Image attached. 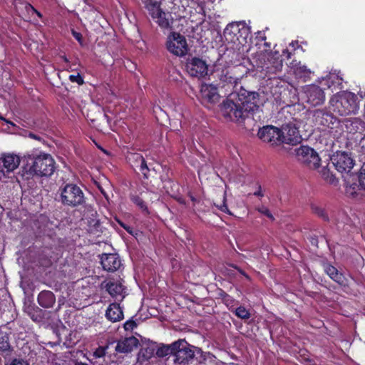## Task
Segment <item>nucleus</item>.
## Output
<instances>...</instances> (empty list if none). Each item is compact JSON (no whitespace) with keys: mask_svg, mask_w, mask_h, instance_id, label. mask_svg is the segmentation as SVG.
Segmentation results:
<instances>
[{"mask_svg":"<svg viewBox=\"0 0 365 365\" xmlns=\"http://www.w3.org/2000/svg\"><path fill=\"white\" fill-rule=\"evenodd\" d=\"M327 274L335 282L342 284L344 281V277L342 274L339 273L338 270L331 265H328L325 268Z\"/></svg>","mask_w":365,"mask_h":365,"instance_id":"a878e982","label":"nucleus"},{"mask_svg":"<svg viewBox=\"0 0 365 365\" xmlns=\"http://www.w3.org/2000/svg\"><path fill=\"white\" fill-rule=\"evenodd\" d=\"M333 110L340 115L356 113L359 109L356 96L349 91H342L335 95L330 101Z\"/></svg>","mask_w":365,"mask_h":365,"instance_id":"7ed1b4c3","label":"nucleus"},{"mask_svg":"<svg viewBox=\"0 0 365 365\" xmlns=\"http://www.w3.org/2000/svg\"><path fill=\"white\" fill-rule=\"evenodd\" d=\"M61 201L64 205L77 207L85 202L84 193L78 185L68 183L61 189Z\"/></svg>","mask_w":365,"mask_h":365,"instance_id":"423d86ee","label":"nucleus"},{"mask_svg":"<svg viewBox=\"0 0 365 365\" xmlns=\"http://www.w3.org/2000/svg\"><path fill=\"white\" fill-rule=\"evenodd\" d=\"M257 135L262 141L270 143L272 145L283 143L280 129L273 125H267L259 128Z\"/></svg>","mask_w":365,"mask_h":365,"instance_id":"f8f14e48","label":"nucleus"},{"mask_svg":"<svg viewBox=\"0 0 365 365\" xmlns=\"http://www.w3.org/2000/svg\"><path fill=\"white\" fill-rule=\"evenodd\" d=\"M356 187L357 186L355 185H346V193L347 195L351 197H355L356 195Z\"/></svg>","mask_w":365,"mask_h":365,"instance_id":"4c0bfd02","label":"nucleus"},{"mask_svg":"<svg viewBox=\"0 0 365 365\" xmlns=\"http://www.w3.org/2000/svg\"><path fill=\"white\" fill-rule=\"evenodd\" d=\"M307 102L312 106H320L325 101L324 91L314 84L307 85L303 88Z\"/></svg>","mask_w":365,"mask_h":365,"instance_id":"ddd939ff","label":"nucleus"},{"mask_svg":"<svg viewBox=\"0 0 365 365\" xmlns=\"http://www.w3.org/2000/svg\"><path fill=\"white\" fill-rule=\"evenodd\" d=\"M295 43H297V42H294V41H292V42L290 43V45H292V46H294Z\"/></svg>","mask_w":365,"mask_h":365,"instance_id":"4d7b16f0","label":"nucleus"},{"mask_svg":"<svg viewBox=\"0 0 365 365\" xmlns=\"http://www.w3.org/2000/svg\"><path fill=\"white\" fill-rule=\"evenodd\" d=\"M119 223H120V226L123 227L125 230H126L129 233H132L130 227L126 226L125 225H124L122 222H119Z\"/></svg>","mask_w":365,"mask_h":365,"instance_id":"8fccbe9b","label":"nucleus"},{"mask_svg":"<svg viewBox=\"0 0 365 365\" xmlns=\"http://www.w3.org/2000/svg\"><path fill=\"white\" fill-rule=\"evenodd\" d=\"M359 185L365 190V169H363L359 177Z\"/></svg>","mask_w":365,"mask_h":365,"instance_id":"a19ab883","label":"nucleus"},{"mask_svg":"<svg viewBox=\"0 0 365 365\" xmlns=\"http://www.w3.org/2000/svg\"><path fill=\"white\" fill-rule=\"evenodd\" d=\"M166 48L177 56H183L188 51V46L184 36L177 32H173L167 37Z\"/></svg>","mask_w":365,"mask_h":365,"instance_id":"0eeeda50","label":"nucleus"},{"mask_svg":"<svg viewBox=\"0 0 365 365\" xmlns=\"http://www.w3.org/2000/svg\"><path fill=\"white\" fill-rule=\"evenodd\" d=\"M287 53V57H289L290 56V53L288 52V51H284V53Z\"/></svg>","mask_w":365,"mask_h":365,"instance_id":"5fc2aeb1","label":"nucleus"},{"mask_svg":"<svg viewBox=\"0 0 365 365\" xmlns=\"http://www.w3.org/2000/svg\"><path fill=\"white\" fill-rule=\"evenodd\" d=\"M311 209L312 212L317 215L318 217H321L324 221H329L328 214L324 207L317 204H312L311 205Z\"/></svg>","mask_w":365,"mask_h":365,"instance_id":"cd10ccee","label":"nucleus"},{"mask_svg":"<svg viewBox=\"0 0 365 365\" xmlns=\"http://www.w3.org/2000/svg\"><path fill=\"white\" fill-rule=\"evenodd\" d=\"M240 31H242L245 34H248L249 28L246 27L245 23L233 22L226 26L224 31V35L227 40L233 41V38L236 36L237 33H239Z\"/></svg>","mask_w":365,"mask_h":365,"instance_id":"aec40b11","label":"nucleus"},{"mask_svg":"<svg viewBox=\"0 0 365 365\" xmlns=\"http://www.w3.org/2000/svg\"><path fill=\"white\" fill-rule=\"evenodd\" d=\"M29 137L31 138H34V139H36V140H39L40 139L39 137L36 136L34 133H29Z\"/></svg>","mask_w":365,"mask_h":365,"instance_id":"3c124183","label":"nucleus"},{"mask_svg":"<svg viewBox=\"0 0 365 365\" xmlns=\"http://www.w3.org/2000/svg\"><path fill=\"white\" fill-rule=\"evenodd\" d=\"M101 193H103V195L106 197V193H105V192H104V191H103V190H101Z\"/></svg>","mask_w":365,"mask_h":365,"instance_id":"052dcab7","label":"nucleus"},{"mask_svg":"<svg viewBox=\"0 0 365 365\" xmlns=\"http://www.w3.org/2000/svg\"><path fill=\"white\" fill-rule=\"evenodd\" d=\"M358 95L361 98H365V86L359 90V91L358 92Z\"/></svg>","mask_w":365,"mask_h":365,"instance_id":"de8ad7c7","label":"nucleus"},{"mask_svg":"<svg viewBox=\"0 0 365 365\" xmlns=\"http://www.w3.org/2000/svg\"><path fill=\"white\" fill-rule=\"evenodd\" d=\"M297 160L311 169H317L319 167L320 158L317 152L308 147L300 146L295 150Z\"/></svg>","mask_w":365,"mask_h":365,"instance_id":"1a4fd4ad","label":"nucleus"},{"mask_svg":"<svg viewBox=\"0 0 365 365\" xmlns=\"http://www.w3.org/2000/svg\"><path fill=\"white\" fill-rule=\"evenodd\" d=\"M7 123H11V125H14L13 123H11V122H9V121H7Z\"/></svg>","mask_w":365,"mask_h":365,"instance_id":"680f3d73","label":"nucleus"},{"mask_svg":"<svg viewBox=\"0 0 365 365\" xmlns=\"http://www.w3.org/2000/svg\"><path fill=\"white\" fill-rule=\"evenodd\" d=\"M197 6L199 8V10L197 11V12L204 14L205 13V10H204L205 2L203 1L198 2Z\"/></svg>","mask_w":365,"mask_h":365,"instance_id":"c03bdc74","label":"nucleus"},{"mask_svg":"<svg viewBox=\"0 0 365 365\" xmlns=\"http://www.w3.org/2000/svg\"><path fill=\"white\" fill-rule=\"evenodd\" d=\"M106 290L113 297H124L125 288L119 282H109L106 286Z\"/></svg>","mask_w":365,"mask_h":365,"instance_id":"393cba45","label":"nucleus"},{"mask_svg":"<svg viewBox=\"0 0 365 365\" xmlns=\"http://www.w3.org/2000/svg\"><path fill=\"white\" fill-rule=\"evenodd\" d=\"M131 200L133 203H135L137 206H138L142 210H146L147 206L143 201V200L138 195L131 196Z\"/></svg>","mask_w":365,"mask_h":365,"instance_id":"2f4dec72","label":"nucleus"},{"mask_svg":"<svg viewBox=\"0 0 365 365\" xmlns=\"http://www.w3.org/2000/svg\"><path fill=\"white\" fill-rule=\"evenodd\" d=\"M322 114H323V113L320 110H317L315 111V115H317V116H319V115H322Z\"/></svg>","mask_w":365,"mask_h":365,"instance_id":"603ef678","label":"nucleus"},{"mask_svg":"<svg viewBox=\"0 0 365 365\" xmlns=\"http://www.w3.org/2000/svg\"><path fill=\"white\" fill-rule=\"evenodd\" d=\"M106 317L108 320L113 322L123 319V312L119 304H110L106 310Z\"/></svg>","mask_w":365,"mask_h":365,"instance_id":"4be33fe9","label":"nucleus"},{"mask_svg":"<svg viewBox=\"0 0 365 365\" xmlns=\"http://www.w3.org/2000/svg\"><path fill=\"white\" fill-rule=\"evenodd\" d=\"M156 354L160 357H163L168 354H171L169 345L163 346L158 349Z\"/></svg>","mask_w":365,"mask_h":365,"instance_id":"f704fd0d","label":"nucleus"},{"mask_svg":"<svg viewBox=\"0 0 365 365\" xmlns=\"http://www.w3.org/2000/svg\"><path fill=\"white\" fill-rule=\"evenodd\" d=\"M235 94L239 101L242 103V106L249 116L259 110L260 101L259 94L257 92L242 88Z\"/></svg>","mask_w":365,"mask_h":365,"instance_id":"6e6552de","label":"nucleus"},{"mask_svg":"<svg viewBox=\"0 0 365 365\" xmlns=\"http://www.w3.org/2000/svg\"><path fill=\"white\" fill-rule=\"evenodd\" d=\"M108 349V346L106 347L99 346L93 353V356L96 358H101L103 357L106 354V350Z\"/></svg>","mask_w":365,"mask_h":365,"instance_id":"e433bc0d","label":"nucleus"},{"mask_svg":"<svg viewBox=\"0 0 365 365\" xmlns=\"http://www.w3.org/2000/svg\"><path fill=\"white\" fill-rule=\"evenodd\" d=\"M84 1H86V0H83Z\"/></svg>","mask_w":365,"mask_h":365,"instance_id":"e2e57ef3","label":"nucleus"},{"mask_svg":"<svg viewBox=\"0 0 365 365\" xmlns=\"http://www.w3.org/2000/svg\"><path fill=\"white\" fill-rule=\"evenodd\" d=\"M72 34L73 36V37L78 41V42H81V39H82V35L77 32V31H72Z\"/></svg>","mask_w":365,"mask_h":365,"instance_id":"37998d69","label":"nucleus"},{"mask_svg":"<svg viewBox=\"0 0 365 365\" xmlns=\"http://www.w3.org/2000/svg\"><path fill=\"white\" fill-rule=\"evenodd\" d=\"M212 365H226V364L223 361L218 360L215 357Z\"/></svg>","mask_w":365,"mask_h":365,"instance_id":"49530a36","label":"nucleus"},{"mask_svg":"<svg viewBox=\"0 0 365 365\" xmlns=\"http://www.w3.org/2000/svg\"><path fill=\"white\" fill-rule=\"evenodd\" d=\"M256 209L259 212L267 216L268 218L271 219L272 220H274L273 215H272L269 210L267 207L262 205V206L257 207Z\"/></svg>","mask_w":365,"mask_h":365,"instance_id":"72a5a7b5","label":"nucleus"},{"mask_svg":"<svg viewBox=\"0 0 365 365\" xmlns=\"http://www.w3.org/2000/svg\"><path fill=\"white\" fill-rule=\"evenodd\" d=\"M68 78L71 82L77 83L78 85H82L84 83L82 76L78 73L70 75Z\"/></svg>","mask_w":365,"mask_h":365,"instance_id":"c9c22d12","label":"nucleus"},{"mask_svg":"<svg viewBox=\"0 0 365 365\" xmlns=\"http://www.w3.org/2000/svg\"><path fill=\"white\" fill-rule=\"evenodd\" d=\"M74 365H88V364L86 363H83V362H76Z\"/></svg>","mask_w":365,"mask_h":365,"instance_id":"864d4df0","label":"nucleus"},{"mask_svg":"<svg viewBox=\"0 0 365 365\" xmlns=\"http://www.w3.org/2000/svg\"><path fill=\"white\" fill-rule=\"evenodd\" d=\"M194 356V351L187 344V347H184L182 350H180L176 353V357L174 358V362L175 364H182L192 359Z\"/></svg>","mask_w":365,"mask_h":365,"instance_id":"b1692460","label":"nucleus"},{"mask_svg":"<svg viewBox=\"0 0 365 365\" xmlns=\"http://www.w3.org/2000/svg\"><path fill=\"white\" fill-rule=\"evenodd\" d=\"M282 143L296 145L301 142V136L299 134L297 128L292 123L284 125L280 129Z\"/></svg>","mask_w":365,"mask_h":365,"instance_id":"dca6fc26","label":"nucleus"},{"mask_svg":"<svg viewBox=\"0 0 365 365\" xmlns=\"http://www.w3.org/2000/svg\"><path fill=\"white\" fill-rule=\"evenodd\" d=\"M149 15L162 29H170L173 24V19L170 14L164 12L160 4L155 6H150L147 10Z\"/></svg>","mask_w":365,"mask_h":365,"instance_id":"9b49d317","label":"nucleus"},{"mask_svg":"<svg viewBox=\"0 0 365 365\" xmlns=\"http://www.w3.org/2000/svg\"><path fill=\"white\" fill-rule=\"evenodd\" d=\"M62 58H63V61H66V62H67V61H68V59H67V58H66V57L63 56Z\"/></svg>","mask_w":365,"mask_h":365,"instance_id":"6e6d98bb","label":"nucleus"},{"mask_svg":"<svg viewBox=\"0 0 365 365\" xmlns=\"http://www.w3.org/2000/svg\"><path fill=\"white\" fill-rule=\"evenodd\" d=\"M200 95L203 103H216L220 99L217 87L212 84L202 85Z\"/></svg>","mask_w":365,"mask_h":365,"instance_id":"f3484780","label":"nucleus"},{"mask_svg":"<svg viewBox=\"0 0 365 365\" xmlns=\"http://www.w3.org/2000/svg\"><path fill=\"white\" fill-rule=\"evenodd\" d=\"M291 68L293 70L295 76L298 78H302L304 81L309 79L312 73L311 69L308 68L306 65L302 64L300 61H293L291 63Z\"/></svg>","mask_w":365,"mask_h":365,"instance_id":"412c9836","label":"nucleus"},{"mask_svg":"<svg viewBox=\"0 0 365 365\" xmlns=\"http://www.w3.org/2000/svg\"><path fill=\"white\" fill-rule=\"evenodd\" d=\"M333 165L340 172H349L354 166V160L351 156L345 152L338 153L331 158Z\"/></svg>","mask_w":365,"mask_h":365,"instance_id":"2eb2a0df","label":"nucleus"},{"mask_svg":"<svg viewBox=\"0 0 365 365\" xmlns=\"http://www.w3.org/2000/svg\"><path fill=\"white\" fill-rule=\"evenodd\" d=\"M324 178L325 179H328L329 178V170H327L325 168H324L322 169V170L321 171Z\"/></svg>","mask_w":365,"mask_h":365,"instance_id":"a18cd8bd","label":"nucleus"},{"mask_svg":"<svg viewBox=\"0 0 365 365\" xmlns=\"http://www.w3.org/2000/svg\"><path fill=\"white\" fill-rule=\"evenodd\" d=\"M56 302L53 293L51 291H42L38 296V302L44 308L52 307Z\"/></svg>","mask_w":365,"mask_h":365,"instance_id":"5701e85b","label":"nucleus"},{"mask_svg":"<svg viewBox=\"0 0 365 365\" xmlns=\"http://www.w3.org/2000/svg\"><path fill=\"white\" fill-rule=\"evenodd\" d=\"M101 264L104 270L113 272L121 266V261L117 254H103L101 257Z\"/></svg>","mask_w":365,"mask_h":365,"instance_id":"a211bd4d","label":"nucleus"},{"mask_svg":"<svg viewBox=\"0 0 365 365\" xmlns=\"http://www.w3.org/2000/svg\"><path fill=\"white\" fill-rule=\"evenodd\" d=\"M225 77L226 78L225 81L228 83L233 85L234 86H236L241 79V78L239 76H232L230 75V73H227Z\"/></svg>","mask_w":365,"mask_h":365,"instance_id":"473e14b6","label":"nucleus"},{"mask_svg":"<svg viewBox=\"0 0 365 365\" xmlns=\"http://www.w3.org/2000/svg\"><path fill=\"white\" fill-rule=\"evenodd\" d=\"M253 61L257 69L269 78L280 72L283 67L282 59L277 53L260 52L256 54Z\"/></svg>","mask_w":365,"mask_h":365,"instance_id":"f257e3e1","label":"nucleus"},{"mask_svg":"<svg viewBox=\"0 0 365 365\" xmlns=\"http://www.w3.org/2000/svg\"><path fill=\"white\" fill-rule=\"evenodd\" d=\"M258 188H259V189H258V190H257V191H256V192H254V195H255V196H260V197H262V196H263V193H262V190H261V186H260L259 185H258Z\"/></svg>","mask_w":365,"mask_h":365,"instance_id":"09e8293b","label":"nucleus"},{"mask_svg":"<svg viewBox=\"0 0 365 365\" xmlns=\"http://www.w3.org/2000/svg\"><path fill=\"white\" fill-rule=\"evenodd\" d=\"M242 103L240 102L236 94L232 93L221 105V113L224 118L234 122H241L248 118Z\"/></svg>","mask_w":365,"mask_h":365,"instance_id":"20e7f679","label":"nucleus"},{"mask_svg":"<svg viewBox=\"0 0 365 365\" xmlns=\"http://www.w3.org/2000/svg\"><path fill=\"white\" fill-rule=\"evenodd\" d=\"M35 12L37 14V15H38V16H41V14H40L39 12H38L36 10H35Z\"/></svg>","mask_w":365,"mask_h":365,"instance_id":"13d9d810","label":"nucleus"},{"mask_svg":"<svg viewBox=\"0 0 365 365\" xmlns=\"http://www.w3.org/2000/svg\"><path fill=\"white\" fill-rule=\"evenodd\" d=\"M128 159L135 171L137 172L138 170L141 173L144 179L147 180L149 178L150 169L141 154L136 153H130L128 155Z\"/></svg>","mask_w":365,"mask_h":365,"instance_id":"4468645a","label":"nucleus"},{"mask_svg":"<svg viewBox=\"0 0 365 365\" xmlns=\"http://www.w3.org/2000/svg\"><path fill=\"white\" fill-rule=\"evenodd\" d=\"M9 346L8 335L5 332L0 331V351H6Z\"/></svg>","mask_w":365,"mask_h":365,"instance_id":"c85d7f7f","label":"nucleus"},{"mask_svg":"<svg viewBox=\"0 0 365 365\" xmlns=\"http://www.w3.org/2000/svg\"><path fill=\"white\" fill-rule=\"evenodd\" d=\"M24 170H29V173L32 175L51 176L55 170V162L49 154L29 155L26 166Z\"/></svg>","mask_w":365,"mask_h":365,"instance_id":"f03ea898","label":"nucleus"},{"mask_svg":"<svg viewBox=\"0 0 365 365\" xmlns=\"http://www.w3.org/2000/svg\"><path fill=\"white\" fill-rule=\"evenodd\" d=\"M136 327V323L133 320H128L124 324V329L126 331H132Z\"/></svg>","mask_w":365,"mask_h":365,"instance_id":"ea45409f","label":"nucleus"},{"mask_svg":"<svg viewBox=\"0 0 365 365\" xmlns=\"http://www.w3.org/2000/svg\"><path fill=\"white\" fill-rule=\"evenodd\" d=\"M138 344V340L134 337H126L118 341L115 351L118 353L128 354L133 351Z\"/></svg>","mask_w":365,"mask_h":365,"instance_id":"6ab92c4d","label":"nucleus"},{"mask_svg":"<svg viewBox=\"0 0 365 365\" xmlns=\"http://www.w3.org/2000/svg\"><path fill=\"white\" fill-rule=\"evenodd\" d=\"M187 341L185 339H179L170 345H169L171 354L174 355V357H176V353L182 350L184 347H187Z\"/></svg>","mask_w":365,"mask_h":365,"instance_id":"bb28decb","label":"nucleus"},{"mask_svg":"<svg viewBox=\"0 0 365 365\" xmlns=\"http://www.w3.org/2000/svg\"><path fill=\"white\" fill-rule=\"evenodd\" d=\"M214 205L222 212L227 213L229 215H232L230 211L229 210L227 205L226 204V193L225 192L222 196V203L219 204L217 202H214Z\"/></svg>","mask_w":365,"mask_h":365,"instance_id":"7c9ffc66","label":"nucleus"},{"mask_svg":"<svg viewBox=\"0 0 365 365\" xmlns=\"http://www.w3.org/2000/svg\"><path fill=\"white\" fill-rule=\"evenodd\" d=\"M185 68L187 73L195 78H202L208 73V65L202 58L192 57L187 60Z\"/></svg>","mask_w":365,"mask_h":365,"instance_id":"9d476101","label":"nucleus"},{"mask_svg":"<svg viewBox=\"0 0 365 365\" xmlns=\"http://www.w3.org/2000/svg\"><path fill=\"white\" fill-rule=\"evenodd\" d=\"M20 157L14 153H3L0 156V182H13L16 180L15 170L20 165Z\"/></svg>","mask_w":365,"mask_h":365,"instance_id":"39448f33","label":"nucleus"},{"mask_svg":"<svg viewBox=\"0 0 365 365\" xmlns=\"http://www.w3.org/2000/svg\"><path fill=\"white\" fill-rule=\"evenodd\" d=\"M9 365H29V364L21 359H14L12 360V361L9 364Z\"/></svg>","mask_w":365,"mask_h":365,"instance_id":"79ce46f5","label":"nucleus"},{"mask_svg":"<svg viewBox=\"0 0 365 365\" xmlns=\"http://www.w3.org/2000/svg\"><path fill=\"white\" fill-rule=\"evenodd\" d=\"M235 314L237 317L242 319H247L250 317V314L248 310L245 309V307L240 306L237 308L235 311Z\"/></svg>","mask_w":365,"mask_h":365,"instance_id":"c756f323","label":"nucleus"},{"mask_svg":"<svg viewBox=\"0 0 365 365\" xmlns=\"http://www.w3.org/2000/svg\"><path fill=\"white\" fill-rule=\"evenodd\" d=\"M0 170H4H4H5V168H4V166H1V169H0Z\"/></svg>","mask_w":365,"mask_h":365,"instance_id":"bf43d9fd","label":"nucleus"},{"mask_svg":"<svg viewBox=\"0 0 365 365\" xmlns=\"http://www.w3.org/2000/svg\"><path fill=\"white\" fill-rule=\"evenodd\" d=\"M143 4L145 6L146 10L149 9L150 6H155L158 4H160L158 0H141Z\"/></svg>","mask_w":365,"mask_h":365,"instance_id":"58836bf2","label":"nucleus"}]
</instances>
